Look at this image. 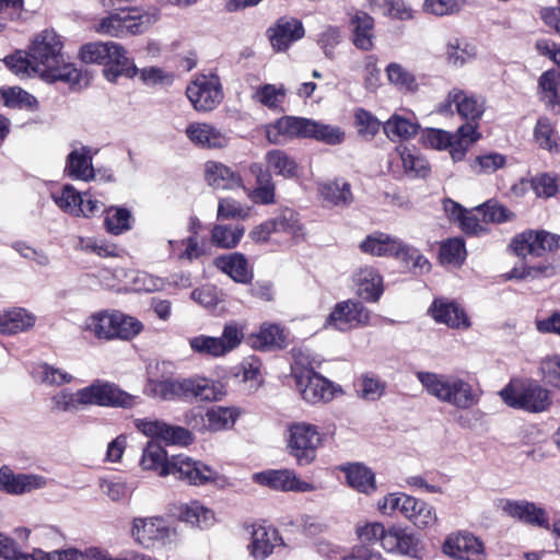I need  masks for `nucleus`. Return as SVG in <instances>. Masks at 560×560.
<instances>
[{
	"label": "nucleus",
	"mask_w": 560,
	"mask_h": 560,
	"mask_svg": "<svg viewBox=\"0 0 560 560\" xmlns=\"http://www.w3.org/2000/svg\"><path fill=\"white\" fill-rule=\"evenodd\" d=\"M140 466L143 470L155 471L160 477L174 476L189 486H206L217 482L219 472L201 460L187 455L167 456L166 451L156 442H148L142 451Z\"/></svg>",
	"instance_id": "obj_1"
},
{
	"label": "nucleus",
	"mask_w": 560,
	"mask_h": 560,
	"mask_svg": "<svg viewBox=\"0 0 560 560\" xmlns=\"http://www.w3.org/2000/svg\"><path fill=\"white\" fill-rule=\"evenodd\" d=\"M60 36L52 30L39 33L30 46V56L35 63V72L47 81H61L70 86L80 83L81 71L66 62Z\"/></svg>",
	"instance_id": "obj_2"
},
{
	"label": "nucleus",
	"mask_w": 560,
	"mask_h": 560,
	"mask_svg": "<svg viewBox=\"0 0 560 560\" xmlns=\"http://www.w3.org/2000/svg\"><path fill=\"white\" fill-rule=\"evenodd\" d=\"M266 137L270 143L276 144L293 138H313L336 145L345 140V132L339 127L308 118L284 116L267 127Z\"/></svg>",
	"instance_id": "obj_3"
},
{
	"label": "nucleus",
	"mask_w": 560,
	"mask_h": 560,
	"mask_svg": "<svg viewBox=\"0 0 560 560\" xmlns=\"http://www.w3.org/2000/svg\"><path fill=\"white\" fill-rule=\"evenodd\" d=\"M416 376L430 396L458 409L471 408L479 401L477 392L459 376L433 372H418Z\"/></svg>",
	"instance_id": "obj_4"
},
{
	"label": "nucleus",
	"mask_w": 560,
	"mask_h": 560,
	"mask_svg": "<svg viewBox=\"0 0 560 560\" xmlns=\"http://www.w3.org/2000/svg\"><path fill=\"white\" fill-rule=\"evenodd\" d=\"M80 58L85 63L104 65L103 74L110 82H116L121 75L132 78L138 72L125 48L115 42L88 43L81 47Z\"/></svg>",
	"instance_id": "obj_5"
},
{
	"label": "nucleus",
	"mask_w": 560,
	"mask_h": 560,
	"mask_svg": "<svg viewBox=\"0 0 560 560\" xmlns=\"http://www.w3.org/2000/svg\"><path fill=\"white\" fill-rule=\"evenodd\" d=\"M499 395L509 407L528 412H541L551 405L549 390L533 380H511Z\"/></svg>",
	"instance_id": "obj_6"
},
{
	"label": "nucleus",
	"mask_w": 560,
	"mask_h": 560,
	"mask_svg": "<svg viewBox=\"0 0 560 560\" xmlns=\"http://www.w3.org/2000/svg\"><path fill=\"white\" fill-rule=\"evenodd\" d=\"M380 511L385 515L399 512L418 528L432 527L438 522L435 509L423 500L405 493H389L378 502Z\"/></svg>",
	"instance_id": "obj_7"
},
{
	"label": "nucleus",
	"mask_w": 560,
	"mask_h": 560,
	"mask_svg": "<svg viewBox=\"0 0 560 560\" xmlns=\"http://www.w3.org/2000/svg\"><path fill=\"white\" fill-rule=\"evenodd\" d=\"M480 135L476 126L471 124L462 125L455 133L442 129L428 128L423 130L421 139L424 145L438 150H450L454 162L462 161L466 152Z\"/></svg>",
	"instance_id": "obj_8"
},
{
	"label": "nucleus",
	"mask_w": 560,
	"mask_h": 560,
	"mask_svg": "<svg viewBox=\"0 0 560 560\" xmlns=\"http://www.w3.org/2000/svg\"><path fill=\"white\" fill-rule=\"evenodd\" d=\"M171 362H156L149 370L144 393L149 397L162 400L187 399L190 378L175 380L172 375Z\"/></svg>",
	"instance_id": "obj_9"
},
{
	"label": "nucleus",
	"mask_w": 560,
	"mask_h": 560,
	"mask_svg": "<svg viewBox=\"0 0 560 560\" xmlns=\"http://www.w3.org/2000/svg\"><path fill=\"white\" fill-rule=\"evenodd\" d=\"M320 444L322 435L315 425L305 422L290 425L287 447L299 466L312 464Z\"/></svg>",
	"instance_id": "obj_10"
},
{
	"label": "nucleus",
	"mask_w": 560,
	"mask_h": 560,
	"mask_svg": "<svg viewBox=\"0 0 560 560\" xmlns=\"http://www.w3.org/2000/svg\"><path fill=\"white\" fill-rule=\"evenodd\" d=\"M82 406L131 408L138 397L120 389L116 384L96 380L91 385L79 389Z\"/></svg>",
	"instance_id": "obj_11"
},
{
	"label": "nucleus",
	"mask_w": 560,
	"mask_h": 560,
	"mask_svg": "<svg viewBox=\"0 0 560 560\" xmlns=\"http://www.w3.org/2000/svg\"><path fill=\"white\" fill-rule=\"evenodd\" d=\"M116 11L100 22L96 28L98 33L124 37L144 32L149 24V16L135 8L118 7Z\"/></svg>",
	"instance_id": "obj_12"
},
{
	"label": "nucleus",
	"mask_w": 560,
	"mask_h": 560,
	"mask_svg": "<svg viewBox=\"0 0 560 560\" xmlns=\"http://www.w3.org/2000/svg\"><path fill=\"white\" fill-rule=\"evenodd\" d=\"M194 108L199 112L214 109L222 101L223 93L218 75H198L186 89Z\"/></svg>",
	"instance_id": "obj_13"
},
{
	"label": "nucleus",
	"mask_w": 560,
	"mask_h": 560,
	"mask_svg": "<svg viewBox=\"0 0 560 560\" xmlns=\"http://www.w3.org/2000/svg\"><path fill=\"white\" fill-rule=\"evenodd\" d=\"M304 35L302 21L289 15L280 16L266 30V37L275 52H285Z\"/></svg>",
	"instance_id": "obj_14"
},
{
	"label": "nucleus",
	"mask_w": 560,
	"mask_h": 560,
	"mask_svg": "<svg viewBox=\"0 0 560 560\" xmlns=\"http://www.w3.org/2000/svg\"><path fill=\"white\" fill-rule=\"evenodd\" d=\"M517 256H542L560 248V235L546 231H525L515 236L511 244Z\"/></svg>",
	"instance_id": "obj_15"
},
{
	"label": "nucleus",
	"mask_w": 560,
	"mask_h": 560,
	"mask_svg": "<svg viewBox=\"0 0 560 560\" xmlns=\"http://www.w3.org/2000/svg\"><path fill=\"white\" fill-rule=\"evenodd\" d=\"M370 320L369 310L358 301L347 300L336 304L326 324L339 331L365 326Z\"/></svg>",
	"instance_id": "obj_16"
},
{
	"label": "nucleus",
	"mask_w": 560,
	"mask_h": 560,
	"mask_svg": "<svg viewBox=\"0 0 560 560\" xmlns=\"http://www.w3.org/2000/svg\"><path fill=\"white\" fill-rule=\"evenodd\" d=\"M295 383L303 399L310 404L326 402L334 397V385L313 369L294 372Z\"/></svg>",
	"instance_id": "obj_17"
},
{
	"label": "nucleus",
	"mask_w": 560,
	"mask_h": 560,
	"mask_svg": "<svg viewBox=\"0 0 560 560\" xmlns=\"http://www.w3.org/2000/svg\"><path fill=\"white\" fill-rule=\"evenodd\" d=\"M255 480L278 491L310 492L315 490L312 483L301 480L291 469L259 472L255 475Z\"/></svg>",
	"instance_id": "obj_18"
},
{
	"label": "nucleus",
	"mask_w": 560,
	"mask_h": 560,
	"mask_svg": "<svg viewBox=\"0 0 560 560\" xmlns=\"http://www.w3.org/2000/svg\"><path fill=\"white\" fill-rule=\"evenodd\" d=\"M136 427L147 436L158 438L170 444L188 445L192 441L190 432L177 425H171L159 420L139 419Z\"/></svg>",
	"instance_id": "obj_19"
},
{
	"label": "nucleus",
	"mask_w": 560,
	"mask_h": 560,
	"mask_svg": "<svg viewBox=\"0 0 560 560\" xmlns=\"http://www.w3.org/2000/svg\"><path fill=\"white\" fill-rule=\"evenodd\" d=\"M383 549L386 552L418 559L422 548L420 539L413 533L400 526H390L387 528V536L384 537Z\"/></svg>",
	"instance_id": "obj_20"
},
{
	"label": "nucleus",
	"mask_w": 560,
	"mask_h": 560,
	"mask_svg": "<svg viewBox=\"0 0 560 560\" xmlns=\"http://www.w3.org/2000/svg\"><path fill=\"white\" fill-rule=\"evenodd\" d=\"M443 551L453 558L481 560L485 548L476 536L464 532L448 536L443 545Z\"/></svg>",
	"instance_id": "obj_21"
},
{
	"label": "nucleus",
	"mask_w": 560,
	"mask_h": 560,
	"mask_svg": "<svg viewBox=\"0 0 560 560\" xmlns=\"http://www.w3.org/2000/svg\"><path fill=\"white\" fill-rule=\"evenodd\" d=\"M455 105L458 115L467 120L466 124H471L478 120L483 112V104L474 96L466 95L460 90H453L448 93L444 103L440 104L439 113L446 114L452 112V106ZM477 127V125L475 124Z\"/></svg>",
	"instance_id": "obj_22"
},
{
	"label": "nucleus",
	"mask_w": 560,
	"mask_h": 560,
	"mask_svg": "<svg viewBox=\"0 0 560 560\" xmlns=\"http://www.w3.org/2000/svg\"><path fill=\"white\" fill-rule=\"evenodd\" d=\"M205 179L213 189L233 190L242 188L246 190L241 175L221 162L208 161L205 164Z\"/></svg>",
	"instance_id": "obj_23"
},
{
	"label": "nucleus",
	"mask_w": 560,
	"mask_h": 560,
	"mask_svg": "<svg viewBox=\"0 0 560 560\" xmlns=\"http://www.w3.org/2000/svg\"><path fill=\"white\" fill-rule=\"evenodd\" d=\"M46 480L42 476L28 474H14L9 466L0 468V490L9 494H23L45 487Z\"/></svg>",
	"instance_id": "obj_24"
},
{
	"label": "nucleus",
	"mask_w": 560,
	"mask_h": 560,
	"mask_svg": "<svg viewBox=\"0 0 560 560\" xmlns=\"http://www.w3.org/2000/svg\"><path fill=\"white\" fill-rule=\"evenodd\" d=\"M249 173L255 177L256 187L246 188L248 198L257 205H273L276 202V185L271 173L260 163L250 164Z\"/></svg>",
	"instance_id": "obj_25"
},
{
	"label": "nucleus",
	"mask_w": 560,
	"mask_h": 560,
	"mask_svg": "<svg viewBox=\"0 0 560 560\" xmlns=\"http://www.w3.org/2000/svg\"><path fill=\"white\" fill-rule=\"evenodd\" d=\"M502 510L511 517L517 518L526 524L542 528L549 527V518L546 511L533 502L526 500H506Z\"/></svg>",
	"instance_id": "obj_26"
},
{
	"label": "nucleus",
	"mask_w": 560,
	"mask_h": 560,
	"mask_svg": "<svg viewBox=\"0 0 560 560\" xmlns=\"http://www.w3.org/2000/svg\"><path fill=\"white\" fill-rule=\"evenodd\" d=\"M317 191L325 207L347 208L353 201L351 186L342 178L319 183Z\"/></svg>",
	"instance_id": "obj_27"
},
{
	"label": "nucleus",
	"mask_w": 560,
	"mask_h": 560,
	"mask_svg": "<svg viewBox=\"0 0 560 560\" xmlns=\"http://www.w3.org/2000/svg\"><path fill=\"white\" fill-rule=\"evenodd\" d=\"M93 152L89 147L73 149L66 160V174L74 179L90 182L96 177L93 164Z\"/></svg>",
	"instance_id": "obj_28"
},
{
	"label": "nucleus",
	"mask_w": 560,
	"mask_h": 560,
	"mask_svg": "<svg viewBox=\"0 0 560 560\" xmlns=\"http://www.w3.org/2000/svg\"><path fill=\"white\" fill-rule=\"evenodd\" d=\"M282 542V538L273 527L254 526L252 530V541L247 546L250 556L255 559L264 560L268 558L276 546Z\"/></svg>",
	"instance_id": "obj_29"
},
{
	"label": "nucleus",
	"mask_w": 560,
	"mask_h": 560,
	"mask_svg": "<svg viewBox=\"0 0 560 560\" xmlns=\"http://www.w3.org/2000/svg\"><path fill=\"white\" fill-rule=\"evenodd\" d=\"M359 248L371 256H396L401 250V241L383 232H373L359 244Z\"/></svg>",
	"instance_id": "obj_30"
},
{
	"label": "nucleus",
	"mask_w": 560,
	"mask_h": 560,
	"mask_svg": "<svg viewBox=\"0 0 560 560\" xmlns=\"http://www.w3.org/2000/svg\"><path fill=\"white\" fill-rule=\"evenodd\" d=\"M432 317L452 328H467L468 317L465 311L455 302L436 299L430 307Z\"/></svg>",
	"instance_id": "obj_31"
},
{
	"label": "nucleus",
	"mask_w": 560,
	"mask_h": 560,
	"mask_svg": "<svg viewBox=\"0 0 560 560\" xmlns=\"http://www.w3.org/2000/svg\"><path fill=\"white\" fill-rule=\"evenodd\" d=\"M186 136L196 145L215 149L228 144V138L217 128L205 122H192L186 128Z\"/></svg>",
	"instance_id": "obj_32"
},
{
	"label": "nucleus",
	"mask_w": 560,
	"mask_h": 560,
	"mask_svg": "<svg viewBox=\"0 0 560 560\" xmlns=\"http://www.w3.org/2000/svg\"><path fill=\"white\" fill-rule=\"evenodd\" d=\"M167 534L168 528L162 518H135L133 521L132 536L143 546L148 547L152 541L163 540Z\"/></svg>",
	"instance_id": "obj_33"
},
{
	"label": "nucleus",
	"mask_w": 560,
	"mask_h": 560,
	"mask_svg": "<svg viewBox=\"0 0 560 560\" xmlns=\"http://www.w3.org/2000/svg\"><path fill=\"white\" fill-rule=\"evenodd\" d=\"M541 101L553 115H560V73L556 70L545 71L538 80Z\"/></svg>",
	"instance_id": "obj_34"
},
{
	"label": "nucleus",
	"mask_w": 560,
	"mask_h": 560,
	"mask_svg": "<svg viewBox=\"0 0 560 560\" xmlns=\"http://www.w3.org/2000/svg\"><path fill=\"white\" fill-rule=\"evenodd\" d=\"M268 171H272L277 176L287 179L298 178L301 175L302 167L294 158L287 152L275 149L266 153L265 156Z\"/></svg>",
	"instance_id": "obj_35"
},
{
	"label": "nucleus",
	"mask_w": 560,
	"mask_h": 560,
	"mask_svg": "<svg viewBox=\"0 0 560 560\" xmlns=\"http://www.w3.org/2000/svg\"><path fill=\"white\" fill-rule=\"evenodd\" d=\"M214 266L236 282L246 283L252 279L247 259L241 253L219 256L214 259Z\"/></svg>",
	"instance_id": "obj_36"
},
{
	"label": "nucleus",
	"mask_w": 560,
	"mask_h": 560,
	"mask_svg": "<svg viewBox=\"0 0 560 560\" xmlns=\"http://www.w3.org/2000/svg\"><path fill=\"white\" fill-rule=\"evenodd\" d=\"M353 44L357 48L369 51L373 48L374 19L366 12L357 11L350 19Z\"/></svg>",
	"instance_id": "obj_37"
},
{
	"label": "nucleus",
	"mask_w": 560,
	"mask_h": 560,
	"mask_svg": "<svg viewBox=\"0 0 560 560\" xmlns=\"http://www.w3.org/2000/svg\"><path fill=\"white\" fill-rule=\"evenodd\" d=\"M358 294L365 301L376 302L383 293L382 277L373 267L361 268L355 273Z\"/></svg>",
	"instance_id": "obj_38"
},
{
	"label": "nucleus",
	"mask_w": 560,
	"mask_h": 560,
	"mask_svg": "<svg viewBox=\"0 0 560 560\" xmlns=\"http://www.w3.org/2000/svg\"><path fill=\"white\" fill-rule=\"evenodd\" d=\"M83 329L97 339H116L113 312H97L90 315L85 322Z\"/></svg>",
	"instance_id": "obj_39"
},
{
	"label": "nucleus",
	"mask_w": 560,
	"mask_h": 560,
	"mask_svg": "<svg viewBox=\"0 0 560 560\" xmlns=\"http://www.w3.org/2000/svg\"><path fill=\"white\" fill-rule=\"evenodd\" d=\"M250 342L258 350L281 349L285 346V337L279 325L262 324L260 330L250 336Z\"/></svg>",
	"instance_id": "obj_40"
},
{
	"label": "nucleus",
	"mask_w": 560,
	"mask_h": 560,
	"mask_svg": "<svg viewBox=\"0 0 560 560\" xmlns=\"http://www.w3.org/2000/svg\"><path fill=\"white\" fill-rule=\"evenodd\" d=\"M420 125L410 118L394 114L383 124L384 133L392 141L409 139L418 133Z\"/></svg>",
	"instance_id": "obj_41"
},
{
	"label": "nucleus",
	"mask_w": 560,
	"mask_h": 560,
	"mask_svg": "<svg viewBox=\"0 0 560 560\" xmlns=\"http://www.w3.org/2000/svg\"><path fill=\"white\" fill-rule=\"evenodd\" d=\"M349 486L359 492L369 494L376 489L375 476L362 464H351L345 469Z\"/></svg>",
	"instance_id": "obj_42"
},
{
	"label": "nucleus",
	"mask_w": 560,
	"mask_h": 560,
	"mask_svg": "<svg viewBox=\"0 0 560 560\" xmlns=\"http://www.w3.org/2000/svg\"><path fill=\"white\" fill-rule=\"evenodd\" d=\"M35 317L24 308H14L0 315V334L13 335L32 327Z\"/></svg>",
	"instance_id": "obj_43"
},
{
	"label": "nucleus",
	"mask_w": 560,
	"mask_h": 560,
	"mask_svg": "<svg viewBox=\"0 0 560 560\" xmlns=\"http://www.w3.org/2000/svg\"><path fill=\"white\" fill-rule=\"evenodd\" d=\"M240 412L234 407L212 406L205 415L207 428L211 431H221L232 428Z\"/></svg>",
	"instance_id": "obj_44"
},
{
	"label": "nucleus",
	"mask_w": 560,
	"mask_h": 560,
	"mask_svg": "<svg viewBox=\"0 0 560 560\" xmlns=\"http://www.w3.org/2000/svg\"><path fill=\"white\" fill-rule=\"evenodd\" d=\"M179 518L201 528L210 526L214 521V513L198 501H191L179 506Z\"/></svg>",
	"instance_id": "obj_45"
},
{
	"label": "nucleus",
	"mask_w": 560,
	"mask_h": 560,
	"mask_svg": "<svg viewBox=\"0 0 560 560\" xmlns=\"http://www.w3.org/2000/svg\"><path fill=\"white\" fill-rule=\"evenodd\" d=\"M244 233L243 225L215 224L211 230V242L217 247L231 249L237 246Z\"/></svg>",
	"instance_id": "obj_46"
},
{
	"label": "nucleus",
	"mask_w": 560,
	"mask_h": 560,
	"mask_svg": "<svg viewBox=\"0 0 560 560\" xmlns=\"http://www.w3.org/2000/svg\"><path fill=\"white\" fill-rule=\"evenodd\" d=\"M32 375L37 382L47 386L59 387L73 381L71 374L48 363L35 365L32 370Z\"/></svg>",
	"instance_id": "obj_47"
},
{
	"label": "nucleus",
	"mask_w": 560,
	"mask_h": 560,
	"mask_svg": "<svg viewBox=\"0 0 560 560\" xmlns=\"http://www.w3.org/2000/svg\"><path fill=\"white\" fill-rule=\"evenodd\" d=\"M405 173L410 177H425L430 166L428 161L407 147L398 149Z\"/></svg>",
	"instance_id": "obj_48"
},
{
	"label": "nucleus",
	"mask_w": 560,
	"mask_h": 560,
	"mask_svg": "<svg viewBox=\"0 0 560 560\" xmlns=\"http://www.w3.org/2000/svg\"><path fill=\"white\" fill-rule=\"evenodd\" d=\"M188 387L187 399L197 398L199 400L211 401L220 399V397L223 395L221 385L218 386L213 382L206 378H190V384Z\"/></svg>",
	"instance_id": "obj_49"
},
{
	"label": "nucleus",
	"mask_w": 560,
	"mask_h": 560,
	"mask_svg": "<svg viewBox=\"0 0 560 560\" xmlns=\"http://www.w3.org/2000/svg\"><path fill=\"white\" fill-rule=\"evenodd\" d=\"M482 215L483 223H503L514 218V213L498 201L490 199L475 208Z\"/></svg>",
	"instance_id": "obj_50"
},
{
	"label": "nucleus",
	"mask_w": 560,
	"mask_h": 560,
	"mask_svg": "<svg viewBox=\"0 0 560 560\" xmlns=\"http://www.w3.org/2000/svg\"><path fill=\"white\" fill-rule=\"evenodd\" d=\"M113 318L116 339L129 340L136 337L143 328L137 318L118 311H113Z\"/></svg>",
	"instance_id": "obj_51"
},
{
	"label": "nucleus",
	"mask_w": 560,
	"mask_h": 560,
	"mask_svg": "<svg viewBox=\"0 0 560 560\" xmlns=\"http://www.w3.org/2000/svg\"><path fill=\"white\" fill-rule=\"evenodd\" d=\"M273 223L275 232H284L292 237H300L303 235V228L299 222L298 214L290 208L283 209L276 218L270 219Z\"/></svg>",
	"instance_id": "obj_52"
},
{
	"label": "nucleus",
	"mask_w": 560,
	"mask_h": 560,
	"mask_svg": "<svg viewBox=\"0 0 560 560\" xmlns=\"http://www.w3.org/2000/svg\"><path fill=\"white\" fill-rule=\"evenodd\" d=\"M386 72L389 82L396 85L399 90L411 93L418 90V83L416 82L415 75L400 65L395 62L389 63L386 68Z\"/></svg>",
	"instance_id": "obj_53"
},
{
	"label": "nucleus",
	"mask_w": 560,
	"mask_h": 560,
	"mask_svg": "<svg viewBox=\"0 0 560 560\" xmlns=\"http://www.w3.org/2000/svg\"><path fill=\"white\" fill-rule=\"evenodd\" d=\"M189 346L194 352L208 357H223L224 347L218 337L199 335L189 339Z\"/></svg>",
	"instance_id": "obj_54"
},
{
	"label": "nucleus",
	"mask_w": 560,
	"mask_h": 560,
	"mask_svg": "<svg viewBox=\"0 0 560 560\" xmlns=\"http://www.w3.org/2000/svg\"><path fill=\"white\" fill-rule=\"evenodd\" d=\"M354 124L358 133L366 140H372L380 131L382 122L369 110L358 108L354 113Z\"/></svg>",
	"instance_id": "obj_55"
},
{
	"label": "nucleus",
	"mask_w": 560,
	"mask_h": 560,
	"mask_svg": "<svg viewBox=\"0 0 560 560\" xmlns=\"http://www.w3.org/2000/svg\"><path fill=\"white\" fill-rule=\"evenodd\" d=\"M55 203L65 212L78 215L81 211L82 195L71 185H65L59 194H52Z\"/></svg>",
	"instance_id": "obj_56"
},
{
	"label": "nucleus",
	"mask_w": 560,
	"mask_h": 560,
	"mask_svg": "<svg viewBox=\"0 0 560 560\" xmlns=\"http://www.w3.org/2000/svg\"><path fill=\"white\" fill-rule=\"evenodd\" d=\"M51 411L56 413H72L77 412L81 405L79 389L71 393L68 389H62L56 393L50 398Z\"/></svg>",
	"instance_id": "obj_57"
},
{
	"label": "nucleus",
	"mask_w": 560,
	"mask_h": 560,
	"mask_svg": "<svg viewBox=\"0 0 560 560\" xmlns=\"http://www.w3.org/2000/svg\"><path fill=\"white\" fill-rule=\"evenodd\" d=\"M248 215L249 208L245 207L238 200L231 197L219 199L217 212L218 220H245Z\"/></svg>",
	"instance_id": "obj_58"
},
{
	"label": "nucleus",
	"mask_w": 560,
	"mask_h": 560,
	"mask_svg": "<svg viewBox=\"0 0 560 560\" xmlns=\"http://www.w3.org/2000/svg\"><path fill=\"white\" fill-rule=\"evenodd\" d=\"M359 395L366 400L380 399L386 389V383L373 374H364L359 381Z\"/></svg>",
	"instance_id": "obj_59"
},
{
	"label": "nucleus",
	"mask_w": 560,
	"mask_h": 560,
	"mask_svg": "<svg viewBox=\"0 0 560 560\" xmlns=\"http://www.w3.org/2000/svg\"><path fill=\"white\" fill-rule=\"evenodd\" d=\"M130 212L124 208H110L106 212L104 220L106 230L118 235L130 229Z\"/></svg>",
	"instance_id": "obj_60"
},
{
	"label": "nucleus",
	"mask_w": 560,
	"mask_h": 560,
	"mask_svg": "<svg viewBox=\"0 0 560 560\" xmlns=\"http://www.w3.org/2000/svg\"><path fill=\"white\" fill-rule=\"evenodd\" d=\"M168 245L171 252H175L176 247L179 245H184L185 249L178 254V259L180 260H189L192 261L195 259L200 258L203 255H207V250L203 244H200L197 240V236L190 235L189 237L178 242V241H168Z\"/></svg>",
	"instance_id": "obj_61"
},
{
	"label": "nucleus",
	"mask_w": 560,
	"mask_h": 560,
	"mask_svg": "<svg viewBox=\"0 0 560 560\" xmlns=\"http://www.w3.org/2000/svg\"><path fill=\"white\" fill-rule=\"evenodd\" d=\"M534 137L542 149L551 151L557 145V133L553 124L548 117H540L537 120Z\"/></svg>",
	"instance_id": "obj_62"
},
{
	"label": "nucleus",
	"mask_w": 560,
	"mask_h": 560,
	"mask_svg": "<svg viewBox=\"0 0 560 560\" xmlns=\"http://www.w3.org/2000/svg\"><path fill=\"white\" fill-rule=\"evenodd\" d=\"M5 65L18 75L31 77L37 74L35 72V63L33 58L30 56V51H16L13 55L5 57Z\"/></svg>",
	"instance_id": "obj_63"
},
{
	"label": "nucleus",
	"mask_w": 560,
	"mask_h": 560,
	"mask_svg": "<svg viewBox=\"0 0 560 560\" xmlns=\"http://www.w3.org/2000/svg\"><path fill=\"white\" fill-rule=\"evenodd\" d=\"M475 56V48L457 38L451 40L446 46V58L453 66H462Z\"/></svg>",
	"instance_id": "obj_64"
}]
</instances>
